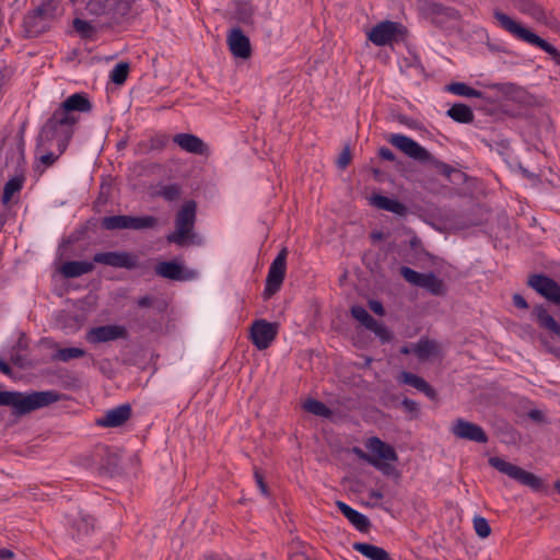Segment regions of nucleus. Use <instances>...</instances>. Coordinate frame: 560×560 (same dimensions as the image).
Listing matches in <instances>:
<instances>
[{
	"label": "nucleus",
	"mask_w": 560,
	"mask_h": 560,
	"mask_svg": "<svg viewBox=\"0 0 560 560\" xmlns=\"http://www.w3.org/2000/svg\"><path fill=\"white\" fill-rule=\"evenodd\" d=\"M92 107L91 101L83 92L67 97L40 128L37 147L49 148L52 142H56L59 154H62L74 135L75 125L79 122V116L75 113H89Z\"/></svg>",
	"instance_id": "f257e3e1"
},
{
	"label": "nucleus",
	"mask_w": 560,
	"mask_h": 560,
	"mask_svg": "<svg viewBox=\"0 0 560 560\" xmlns=\"http://www.w3.org/2000/svg\"><path fill=\"white\" fill-rule=\"evenodd\" d=\"M60 395L55 390L33 392L0 390V406L11 407L12 415L21 417L58 401Z\"/></svg>",
	"instance_id": "f03ea898"
},
{
	"label": "nucleus",
	"mask_w": 560,
	"mask_h": 560,
	"mask_svg": "<svg viewBox=\"0 0 560 560\" xmlns=\"http://www.w3.org/2000/svg\"><path fill=\"white\" fill-rule=\"evenodd\" d=\"M532 318L540 330V342L548 352L560 359V306L550 311L545 304L534 305Z\"/></svg>",
	"instance_id": "7ed1b4c3"
},
{
	"label": "nucleus",
	"mask_w": 560,
	"mask_h": 560,
	"mask_svg": "<svg viewBox=\"0 0 560 560\" xmlns=\"http://www.w3.org/2000/svg\"><path fill=\"white\" fill-rule=\"evenodd\" d=\"M493 18L501 28L509 32L517 39L539 47L541 50L550 55L557 65H560V51L553 45L537 34L533 33L528 28L524 27L521 23L516 22L510 15L500 11L499 9L493 10Z\"/></svg>",
	"instance_id": "20e7f679"
},
{
	"label": "nucleus",
	"mask_w": 560,
	"mask_h": 560,
	"mask_svg": "<svg viewBox=\"0 0 560 560\" xmlns=\"http://www.w3.org/2000/svg\"><path fill=\"white\" fill-rule=\"evenodd\" d=\"M493 18L501 28L509 32L517 39L539 47L541 50L550 55L557 65H560V51L553 45L537 34L533 33L528 28L524 27L521 23L516 22L510 15L500 11L499 9L493 10Z\"/></svg>",
	"instance_id": "39448f33"
},
{
	"label": "nucleus",
	"mask_w": 560,
	"mask_h": 560,
	"mask_svg": "<svg viewBox=\"0 0 560 560\" xmlns=\"http://www.w3.org/2000/svg\"><path fill=\"white\" fill-rule=\"evenodd\" d=\"M197 219V203L195 200H186L175 215V230L166 235L170 244L179 247L195 244L197 234L195 223Z\"/></svg>",
	"instance_id": "423d86ee"
},
{
	"label": "nucleus",
	"mask_w": 560,
	"mask_h": 560,
	"mask_svg": "<svg viewBox=\"0 0 560 560\" xmlns=\"http://www.w3.org/2000/svg\"><path fill=\"white\" fill-rule=\"evenodd\" d=\"M57 8V0H42L37 8L27 12L23 19L25 36L33 38L48 32L56 18Z\"/></svg>",
	"instance_id": "0eeeda50"
},
{
	"label": "nucleus",
	"mask_w": 560,
	"mask_h": 560,
	"mask_svg": "<svg viewBox=\"0 0 560 560\" xmlns=\"http://www.w3.org/2000/svg\"><path fill=\"white\" fill-rule=\"evenodd\" d=\"M488 462L489 465L498 471L509 476L521 485L530 488L535 492H545L547 490V486L540 477L524 470L517 465L506 462L498 456L490 457Z\"/></svg>",
	"instance_id": "6e6552de"
},
{
	"label": "nucleus",
	"mask_w": 560,
	"mask_h": 560,
	"mask_svg": "<svg viewBox=\"0 0 560 560\" xmlns=\"http://www.w3.org/2000/svg\"><path fill=\"white\" fill-rule=\"evenodd\" d=\"M366 448L375 455L371 460V466L380 470L385 476L398 475L395 466L390 463H386L398 460L397 452L392 445L383 442L377 436H372L366 442Z\"/></svg>",
	"instance_id": "1a4fd4ad"
},
{
	"label": "nucleus",
	"mask_w": 560,
	"mask_h": 560,
	"mask_svg": "<svg viewBox=\"0 0 560 560\" xmlns=\"http://www.w3.org/2000/svg\"><path fill=\"white\" fill-rule=\"evenodd\" d=\"M406 35L407 28L401 23L383 21L371 28L368 38L376 46H386L393 42L404 40Z\"/></svg>",
	"instance_id": "9d476101"
},
{
	"label": "nucleus",
	"mask_w": 560,
	"mask_h": 560,
	"mask_svg": "<svg viewBox=\"0 0 560 560\" xmlns=\"http://www.w3.org/2000/svg\"><path fill=\"white\" fill-rule=\"evenodd\" d=\"M288 249L283 247L276 258L272 260L265 283L262 296L265 300L270 299L280 291L287 272Z\"/></svg>",
	"instance_id": "9b49d317"
},
{
	"label": "nucleus",
	"mask_w": 560,
	"mask_h": 560,
	"mask_svg": "<svg viewBox=\"0 0 560 560\" xmlns=\"http://www.w3.org/2000/svg\"><path fill=\"white\" fill-rule=\"evenodd\" d=\"M526 284L555 306H560V284L551 277L535 272L527 277Z\"/></svg>",
	"instance_id": "f8f14e48"
},
{
	"label": "nucleus",
	"mask_w": 560,
	"mask_h": 560,
	"mask_svg": "<svg viewBox=\"0 0 560 560\" xmlns=\"http://www.w3.org/2000/svg\"><path fill=\"white\" fill-rule=\"evenodd\" d=\"M279 324L256 319L250 327V340L258 350H266L277 338Z\"/></svg>",
	"instance_id": "ddd939ff"
},
{
	"label": "nucleus",
	"mask_w": 560,
	"mask_h": 560,
	"mask_svg": "<svg viewBox=\"0 0 560 560\" xmlns=\"http://www.w3.org/2000/svg\"><path fill=\"white\" fill-rule=\"evenodd\" d=\"M388 142L404 152L407 156L420 163H423L425 160L431 158V153L425 148L405 135L393 133L388 138Z\"/></svg>",
	"instance_id": "4468645a"
},
{
	"label": "nucleus",
	"mask_w": 560,
	"mask_h": 560,
	"mask_svg": "<svg viewBox=\"0 0 560 560\" xmlns=\"http://www.w3.org/2000/svg\"><path fill=\"white\" fill-rule=\"evenodd\" d=\"M451 432L458 439L486 444L489 441L483 428L477 423L457 418L452 423Z\"/></svg>",
	"instance_id": "2eb2a0df"
},
{
	"label": "nucleus",
	"mask_w": 560,
	"mask_h": 560,
	"mask_svg": "<svg viewBox=\"0 0 560 560\" xmlns=\"http://www.w3.org/2000/svg\"><path fill=\"white\" fill-rule=\"evenodd\" d=\"M93 262L128 270L138 268V256L128 252H101L93 257Z\"/></svg>",
	"instance_id": "dca6fc26"
},
{
	"label": "nucleus",
	"mask_w": 560,
	"mask_h": 560,
	"mask_svg": "<svg viewBox=\"0 0 560 560\" xmlns=\"http://www.w3.org/2000/svg\"><path fill=\"white\" fill-rule=\"evenodd\" d=\"M154 271L158 276L172 281H190L197 277V271L185 268L176 260L160 261Z\"/></svg>",
	"instance_id": "f3484780"
},
{
	"label": "nucleus",
	"mask_w": 560,
	"mask_h": 560,
	"mask_svg": "<svg viewBox=\"0 0 560 560\" xmlns=\"http://www.w3.org/2000/svg\"><path fill=\"white\" fill-rule=\"evenodd\" d=\"M127 338L128 331L126 327L116 324L93 327L86 332L88 342L93 345Z\"/></svg>",
	"instance_id": "a211bd4d"
},
{
	"label": "nucleus",
	"mask_w": 560,
	"mask_h": 560,
	"mask_svg": "<svg viewBox=\"0 0 560 560\" xmlns=\"http://www.w3.org/2000/svg\"><path fill=\"white\" fill-rule=\"evenodd\" d=\"M226 43L234 57L248 59L252 56L250 40L240 27L230 30L226 36Z\"/></svg>",
	"instance_id": "6ab92c4d"
},
{
	"label": "nucleus",
	"mask_w": 560,
	"mask_h": 560,
	"mask_svg": "<svg viewBox=\"0 0 560 560\" xmlns=\"http://www.w3.org/2000/svg\"><path fill=\"white\" fill-rule=\"evenodd\" d=\"M173 142L183 151L197 155H208L209 148L201 138L196 135L180 132L173 137Z\"/></svg>",
	"instance_id": "aec40b11"
},
{
	"label": "nucleus",
	"mask_w": 560,
	"mask_h": 560,
	"mask_svg": "<svg viewBox=\"0 0 560 560\" xmlns=\"http://www.w3.org/2000/svg\"><path fill=\"white\" fill-rule=\"evenodd\" d=\"M132 415V409L129 404L119 405L105 412L104 417L98 419L96 423L104 428H117L127 422Z\"/></svg>",
	"instance_id": "412c9836"
},
{
	"label": "nucleus",
	"mask_w": 560,
	"mask_h": 560,
	"mask_svg": "<svg viewBox=\"0 0 560 560\" xmlns=\"http://www.w3.org/2000/svg\"><path fill=\"white\" fill-rule=\"evenodd\" d=\"M400 384L409 385L418 392L424 394L431 400L438 399L436 390L421 376L408 371H401L397 376Z\"/></svg>",
	"instance_id": "4be33fe9"
},
{
	"label": "nucleus",
	"mask_w": 560,
	"mask_h": 560,
	"mask_svg": "<svg viewBox=\"0 0 560 560\" xmlns=\"http://www.w3.org/2000/svg\"><path fill=\"white\" fill-rule=\"evenodd\" d=\"M336 506L359 532L368 533L370 530L371 522L368 516L342 501H337Z\"/></svg>",
	"instance_id": "5701e85b"
},
{
	"label": "nucleus",
	"mask_w": 560,
	"mask_h": 560,
	"mask_svg": "<svg viewBox=\"0 0 560 560\" xmlns=\"http://www.w3.org/2000/svg\"><path fill=\"white\" fill-rule=\"evenodd\" d=\"M98 456L101 457L100 474L114 476L119 471L120 458L112 452L107 446H103L98 450Z\"/></svg>",
	"instance_id": "b1692460"
},
{
	"label": "nucleus",
	"mask_w": 560,
	"mask_h": 560,
	"mask_svg": "<svg viewBox=\"0 0 560 560\" xmlns=\"http://www.w3.org/2000/svg\"><path fill=\"white\" fill-rule=\"evenodd\" d=\"M373 206L381 210L405 217L408 213V207L398 199L390 198L383 195H374L371 199Z\"/></svg>",
	"instance_id": "393cba45"
},
{
	"label": "nucleus",
	"mask_w": 560,
	"mask_h": 560,
	"mask_svg": "<svg viewBox=\"0 0 560 560\" xmlns=\"http://www.w3.org/2000/svg\"><path fill=\"white\" fill-rule=\"evenodd\" d=\"M130 322L132 327L138 331L149 330L155 332L161 328V322L154 318L149 312L130 314Z\"/></svg>",
	"instance_id": "a878e982"
},
{
	"label": "nucleus",
	"mask_w": 560,
	"mask_h": 560,
	"mask_svg": "<svg viewBox=\"0 0 560 560\" xmlns=\"http://www.w3.org/2000/svg\"><path fill=\"white\" fill-rule=\"evenodd\" d=\"M98 28L89 21L81 18L72 20V30L68 32L69 35L75 34L80 39L92 42L97 38Z\"/></svg>",
	"instance_id": "bb28decb"
},
{
	"label": "nucleus",
	"mask_w": 560,
	"mask_h": 560,
	"mask_svg": "<svg viewBox=\"0 0 560 560\" xmlns=\"http://www.w3.org/2000/svg\"><path fill=\"white\" fill-rule=\"evenodd\" d=\"M94 262L85 260L66 261L61 267V273L65 278H78L93 271Z\"/></svg>",
	"instance_id": "cd10ccee"
},
{
	"label": "nucleus",
	"mask_w": 560,
	"mask_h": 560,
	"mask_svg": "<svg viewBox=\"0 0 560 560\" xmlns=\"http://www.w3.org/2000/svg\"><path fill=\"white\" fill-rule=\"evenodd\" d=\"M352 548L369 560H393L384 548L372 544L354 542Z\"/></svg>",
	"instance_id": "c85d7f7f"
},
{
	"label": "nucleus",
	"mask_w": 560,
	"mask_h": 560,
	"mask_svg": "<svg viewBox=\"0 0 560 560\" xmlns=\"http://www.w3.org/2000/svg\"><path fill=\"white\" fill-rule=\"evenodd\" d=\"M412 352L420 361H425L439 353V345L435 340L422 337L412 345Z\"/></svg>",
	"instance_id": "c756f323"
},
{
	"label": "nucleus",
	"mask_w": 560,
	"mask_h": 560,
	"mask_svg": "<svg viewBox=\"0 0 560 560\" xmlns=\"http://www.w3.org/2000/svg\"><path fill=\"white\" fill-rule=\"evenodd\" d=\"M101 226L107 231L132 230V215L118 214L104 217L101 221Z\"/></svg>",
	"instance_id": "7c9ffc66"
},
{
	"label": "nucleus",
	"mask_w": 560,
	"mask_h": 560,
	"mask_svg": "<svg viewBox=\"0 0 560 560\" xmlns=\"http://www.w3.org/2000/svg\"><path fill=\"white\" fill-rule=\"evenodd\" d=\"M131 11V5L128 0H109L108 8L104 15L109 16L113 22L119 23Z\"/></svg>",
	"instance_id": "2f4dec72"
},
{
	"label": "nucleus",
	"mask_w": 560,
	"mask_h": 560,
	"mask_svg": "<svg viewBox=\"0 0 560 560\" xmlns=\"http://www.w3.org/2000/svg\"><path fill=\"white\" fill-rule=\"evenodd\" d=\"M490 89L515 102L522 101L525 94V90L522 86L512 82L493 83L490 85Z\"/></svg>",
	"instance_id": "473e14b6"
},
{
	"label": "nucleus",
	"mask_w": 560,
	"mask_h": 560,
	"mask_svg": "<svg viewBox=\"0 0 560 560\" xmlns=\"http://www.w3.org/2000/svg\"><path fill=\"white\" fill-rule=\"evenodd\" d=\"M419 288L425 289L429 293L435 296L444 295L446 293V285L444 281L431 271L423 275Z\"/></svg>",
	"instance_id": "72a5a7b5"
},
{
	"label": "nucleus",
	"mask_w": 560,
	"mask_h": 560,
	"mask_svg": "<svg viewBox=\"0 0 560 560\" xmlns=\"http://www.w3.org/2000/svg\"><path fill=\"white\" fill-rule=\"evenodd\" d=\"M446 115L450 118H452L454 121L459 122V124H470L475 119L472 109L464 103L454 104L446 112Z\"/></svg>",
	"instance_id": "f704fd0d"
},
{
	"label": "nucleus",
	"mask_w": 560,
	"mask_h": 560,
	"mask_svg": "<svg viewBox=\"0 0 560 560\" xmlns=\"http://www.w3.org/2000/svg\"><path fill=\"white\" fill-rule=\"evenodd\" d=\"M255 8L248 0L235 1V19L245 25L253 24Z\"/></svg>",
	"instance_id": "c9c22d12"
},
{
	"label": "nucleus",
	"mask_w": 560,
	"mask_h": 560,
	"mask_svg": "<svg viewBox=\"0 0 560 560\" xmlns=\"http://www.w3.org/2000/svg\"><path fill=\"white\" fill-rule=\"evenodd\" d=\"M514 5L525 14L540 21L545 18V10L535 0H511Z\"/></svg>",
	"instance_id": "e433bc0d"
},
{
	"label": "nucleus",
	"mask_w": 560,
	"mask_h": 560,
	"mask_svg": "<svg viewBox=\"0 0 560 560\" xmlns=\"http://www.w3.org/2000/svg\"><path fill=\"white\" fill-rule=\"evenodd\" d=\"M446 90L455 95L464 97L482 98L483 93L476 90L464 82H453L446 85Z\"/></svg>",
	"instance_id": "4c0bfd02"
},
{
	"label": "nucleus",
	"mask_w": 560,
	"mask_h": 560,
	"mask_svg": "<svg viewBox=\"0 0 560 560\" xmlns=\"http://www.w3.org/2000/svg\"><path fill=\"white\" fill-rule=\"evenodd\" d=\"M303 408L307 412L318 417L329 418L332 415L330 408H328L323 401L314 398L306 399L303 404Z\"/></svg>",
	"instance_id": "58836bf2"
},
{
	"label": "nucleus",
	"mask_w": 560,
	"mask_h": 560,
	"mask_svg": "<svg viewBox=\"0 0 560 560\" xmlns=\"http://www.w3.org/2000/svg\"><path fill=\"white\" fill-rule=\"evenodd\" d=\"M86 354V351L82 348L70 347V348H59L54 354V361L68 362L73 359L83 358Z\"/></svg>",
	"instance_id": "ea45409f"
},
{
	"label": "nucleus",
	"mask_w": 560,
	"mask_h": 560,
	"mask_svg": "<svg viewBox=\"0 0 560 560\" xmlns=\"http://www.w3.org/2000/svg\"><path fill=\"white\" fill-rule=\"evenodd\" d=\"M160 220L154 215H132V230L142 231V230H154L159 226Z\"/></svg>",
	"instance_id": "a19ab883"
},
{
	"label": "nucleus",
	"mask_w": 560,
	"mask_h": 560,
	"mask_svg": "<svg viewBox=\"0 0 560 560\" xmlns=\"http://www.w3.org/2000/svg\"><path fill=\"white\" fill-rule=\"evenodd\" d=\"M129 70H130V67H129L128 62L117 63L110 71V74H109L110 81L117 85L124 84L128 78Z\"/></svg>",
	"instance_id": "79ce46f5"
},
{
	"label": "nucleus",
	"mask_w": 560,
	"mask_h": 560,
	"mask_svg": "<svg viewBox=\"0 0 560 560\" xmlns=\"http://www.w3.org/2000/svg\"><path fill=\"white\" fill-rule=\"evenodd\" d=\"M23 187V179L20 177L10 178L3 188L2 202L7 203L11 200L12 196L20 191Z\"/></svg>",
	"instance_id": "37998d69"
},
{
	"label": "nucleus",
	"mask_w": 560,
	"mask_h": 560,
	"mask_svg": "<svg viewBox=\"0 0 560 560\" xmlns=\"http://www.w3.org/2000/svg\"><path fill=\"white\" fill-rule=\"evenodd\" d=\"M170 141V138L165 133H158L153 137H151L148 142L145 143V148L148 152L156 151L161 152L163 151L167 143Z\"/></svg>",
	"instance_id": "c03bdc74"
},
{
	"label": "nucleus",
	"mask_w": 560,
	"mask_h": 560,
	"mask_svg": "<svg viewBox=\"0 0 560 560\" xmlns=\"http://www.w3.org/2000/svg\"><path fill=\"white\" fill-rule=\"evenodd\" d=\"M351 315L358 322H360L366 329L374 325L375 318L372 317L369 312L361 305H354L351 307Z\"/></svg>",
	"instance_id": "a18cd8bd"
},
{
	"label": "nucleus",
	"mask_w": 560,
	"mask_h": 560,
	"mask_svg": "<svg viewBox=\"0 0 560 560\" xmlns=\"http://www.w3.org/2000/svg\"><path fill=\"white\" fill-rule=\"evenodd\" d=\"M368 329L374 332L382 343L389 342L393 339V332L376 319L374 320V325H371Z\"/></svg>",
	"instance_id": "49530a36"
},
{
	"label": "nucleus",
	"mask_w": 560,
	"mask_h": 560,
	"mask_svg": "<svg viewBox=\"0 0 560 560\" xmlns=\"http://www.w3.org/2000/svg\"><path fill=\"white\" fill-rule=\"evenodd\" d=\"M109 0H86L85 10L92 15H103L106 13Z\"/></svg>",
	"instance_id": "de8ad7c7"
},
{
	"label": "nucleus",
	"mask_w": 560,
	"mask_h": 560,
	"mask_svg": "<svg viewBox=\"0 0 560 560\" xmlns=\"http://www.w3.org/2000/svg\"><path fill=\"white\" fill-rule=\"evenodd\" d=\"M159 195L163 197L166 201H175L180 197L182 188L177 184L164 185L160 189Z\"/></svg>",
	"instance_id": "09e8293b"
},
{
	"label": "nucleus",
	"mask_w": 560,
	"mask_h": 560,
	"mask_svg": "<svg viewBox=\"0 0 560 560\" xmlns=\"http://www.w3.org/2000/svg\"><path fill=\"white\" fill-rule=\"evenodd\" d=\"M400 275L410 284L419 287L424 273L418 272L410 267L402 266L400 267Z\"/></svg>",
	"instance_id": "8fccbe9b"
},
{
	"label": "nucleus",
	"mask_w": 560,
	"mask_h": 560,
	"mask_svg": "<svg viewBox=\"0 0 560 560\" xmlns=\"http://www.w3.org/2000/svg\"><path fill=\"white\" fill-rule=\"evenodd\" d=\"M472 523L474 529L480 538H487L491 534V527L485 517L476 516Z\"/></svg>",
	"instance_id": "3c124183"
},
{
	"label": "nucleus",
	"mask_w": 560,
	"mask_h": 560,
	"mask_svg": "<svg viewBox=\"0 0 560 560\" xmlns=\"http://www.w3.org/2000/svg\"><path fill=\"white\" fill-rule=\"evenodd\" d=\"M424 163L432 165L440 174L446 177H450L451 174L454 172V168L451 165L444 163L443 161H440L432 154L431 158L425 160Z\"/></svg>",
	"instance_id": "603ef678"
},
{
	"label": "nucleus",
	"mask_w": 560,
	"mask_h": 560,
	"mask_svg": "<svg viewBox=\"0 0 560 560\" xmlns=\"http://www.w3.org/2000/svg\"><path fill=\"white\" fill-rule=\"evenodd\" d=\"M72 528L77 529L78 538L81 535H88L93 529V523L90 517H81L79 521H74Z\"/></svg>",
	"instance_id": "864d4df0"
},
{
	"label": "nucleus",
	"mask_w": 560,
	"mask_h": 560,
	"mask_svg": "<svg viewBox=\"0 0 560 560\" xmlns=\"http://www.w3.org/2000/svg\"><path fill=\"white\" fill-rule=\"evenodd\" d=\"M401 406L404 407L405 411L410 413L413 418L418 417L420 412V406L416 400L405 397L401 400Z\"/></svg>",
	"instance_id": "5fc2aeb1"
},
{
	"label": "nucleus",
	"mask_w": 560,
	"mask_h": 560,
	"mask_svg": "<svg viewBox=\"0 0 560 560\" xmlns=\"http://www.w3.org/2000/svg\"><path fill=\"white\" fill-rule=\"evenodd\" d=\"M254 478L261 494L268 498L270 495L268 486L265 481L262 474L257 468L254 471Z\"/></svg>",
	"instance_id": "6e6d98bb"
},
{
	"label": "nucleus",
	"mask_w": 560,
	"mask_h": 560,
	"mask_svg": "<svg viewBox=\"0 0 560 560\" xmlns=\"http://www.w3.org/2000/svg\"><path fill=\"white\" fill-rule=\"evenodd\" d=\"M351 151L349 147H345V149L339 154L337 160V165L339 168L345 170L351 162Z\"/></svg>",
	"instance_id": "4d7b16f0"
},
{
	"label": "nucleus",
	"mask_w": 560,
	"mask_h": 560,
	"mask_svg": "<svg viewBox=\"0 0 560 560\" xmlns=\"http://www.w3.org/2000/svg\"><path fill=\"white\" fill-rule=\"evenodd\" d=\"M512 302L516 308H520V310H528L529 308V304L527 303L526 299L520 293L513 294Z\"/></svg>",
	"instance_id": "13d9d810"
},
{
	"label": "nucleus",
	"mask_w": 560,
	"mask_h": 560,
	"mask_svg": "<svg viewBox=\"0 0 560 560\" xmlns=\"http://www.w3.org/2000/svg\"><path fill=\"white\" fill-rule=\"evenodd\" d=\"M60 155H61V154H59V153H58V154H55L54 152H47V153H45V154H43V155L40 156V162H42L45 166L49 167V166L54 165V163L58 160V158H59Z\"/></svg>",
	"instance_id": "bf43d9fd"
},
{
	"label": "nucleus",
	"mask_w": 560,
	"mask_h": 560,
	"mask_svg": "<svg viewBox=\"0 0 560 560\" xmlns=\"http://www.w3.org/2000/svg\"><path fill=\"white\" fill-rule=\"evenodd\" d=\"M369 307L373 313H375L378 316L385 315V308H384L383 304L377 300H370Z\"/></svg>",
	"instance_id": "052dcab7"
},
{
	"label": "nucleus",
	"mask_w": 560,
	"mask_h": 560,
	"mask_svg": "<svg viewBox=\"0 0 560 560\" xmlns=\"http://www.w3.org/2000/svg\"><path fill=\"white\" fill-rule=\"evenodd\" d=\"M378 156L382 159V160H386V161H389V162H395L396 161V155L394 154V152L387 148V147H382L380 148L378 150Z\"/></svg>",
	"instance_id": "680f3d73"
},
{
	"label": "nucleus",
	"mask_w": 560,
	"mask_h": 560,
	"mask_svg": "<svg viewBox=\"0 0 560 560\" xmlns=\"http://www.w3.org/2000/svg\"><path fill=\"white\" fill-rule=\"evenodd\" d=\"M155 298L152 295H143L137 300V305L141 308L153 306Z\"/></svg>",
	"instance_id": "e2e57ef3"
},
{
	"label": "nucleus",
	"mask_w": 560,
	"mask_h": 560,
	"mask_svg": "<svg viewBox=\"0 0 560 560\" xmlns=\"http://www.w3.org/2000/svg\"><path fill=\"white\" fill-rule=\"evenodd\" d=\"M397 119L404 126H407L412 129H418L419 122L411 117H408L406 115H399Z\"/></svg>",
	"instance_id": "0e129e2a"
},
{
	"label": "nucleus",
	"mask_w": 560,
	"mask_h": 560,
	"mask_svg": "<svg viewBox=\"0 0 560 560\" xmlns=\"http://www.w3.org/2000/svg\"><path fill=\"white\" fill-rule=\"evenodd\" d=\"M353 453L359 456L362 460L366 462L368 464H371V460L375 457V455L372 453L368 454L363 452L360 447H353Z\"/></svg>",
	"instance_id": "69168bd1"
},
{
	"label": "nucleus",
	"mask_w": 560,
	"mask_h": 560,
	"mask_svg": "<svg viewBox=\"0 0 560 560\" xmlns=\"http://www.w3.org/2000/svg\"><path fill=\"white\" fill-rule=\"evenodd\" d=\"M497 151L500 154H504L510 150V141L508 139H502L495 142Z\"/></svg>",
	"instance_id": "338daca9"
},
{
	"label": "nucleus",
	"mask_w": 560,
	"mask_h": 560,
	"mask_svg": "<svg viewBox=\"0 0 560 560\" xmlns=\"http://www.w3.org/2000/svg\"><path fill=\"white\" fill-rule=\"evenodd\" d=\"M14 558V552L7 548L0 549V560H11Z\"/></svg>",
	"instance_id": "774afa93"
}]
</instances>
